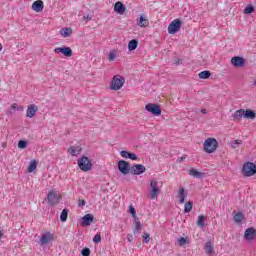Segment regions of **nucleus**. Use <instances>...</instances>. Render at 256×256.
Here are the masks:
<instances>
[{"instance_id":"nucleus-1","label":"nucleus","mask_w":256,"mask_h":256,"mask_svg":"<svg viewBox=\"0 0 256 256\" xmlns=\"http://www.w3.org/2000/svg\"><path fill=\"white\" fill-rule=\"evenodd\" d=\"M219 147V142L215 138H208L204 141V151L205 153H215Z\"/></svg>"},{"instance_id":"nucleus-2","label":"nucleus","mask_w":256,"mask_h":256,"mask_svg":"<svg viewBox=\"0 0 256 256\" xmlns=\"http://www.w3.org/2000/svg\"><path fill=\"white\" fill-rule=\"evenodd\" d=\"M242 173L245 177H253L256 174V165L253 162L244 163Z\"/></svg>"},{"instance_id":"nucleus-3","label":"nucleus","mask_w":256,"mask_h":256,"mask_svg":"<svg viewBox=\"0 0 256 256\" xmlns=\"http://www.w3.org/2000/svg\"><path fill=\"white\" fill-rule=\"evenodd\" d=\"M78 166L80 167L81 171H91L93 169V164H91V160L87 156H82L78 160Z\"/></svg>"},{"instance_id":"nucleus-4","label":"nucleus","mask_w":256,"mask_h":256,"mask_svg":"<svg viewBox=\"0 0 256 256\" xmlns=\"http://www.w3.org/2000/svg\"><path fill=\"white\" fill-rule=\"evenodd\" d=\"M124 84L125 78L121 77L120 75H116L113 77L111 81L110 89H112V91H119V89H121V87H123Z\"/></svg>"},{"instance_id":"nucleus-5","label":"nucleus","mask_w":256,"mask_h":256,"mask_svg":"<svg viewBox=\"0 0 256 256\" xmlns=\"http://www.w3.org/2000/svg\"><path fill=\"white\" fill-rule=\"evenodd\" d=\"M47 199L48 205H50L51 207H55V205H59V201H61V195L57 194V192H55L54 190H51L50 192H48Z\"/></svg>"},{"instance_id":"nucleus-6","label":"nucleus","mask_w":256,"mask_h":256,"mask_svg":"<svg viewBox=\"0 0 256 256\" xmlns=\"http://www.w3.org/2000/svg\"><path fill=\"white\" fill-rule=\"evenodd\" d=\"M181 25H183V22L181 20H173L168 26L169 35H175V33L179 32L181 30Z\"/></svg>"},{"instance_id":"nucleus-7","label":"nucleus","mask_w":256,"mask_h":256,"mask_svg":"<svg viewBox=\"0 0 256 256\" xmlns=\"http://www.w3.org/2000/svg\"><path fill=\"white\" fill-rule=\"evenodd\" d=\"M118 171L122 173V175H129L131 173V164L125 160H120L118 162Z\"/></svg>"},{"instance_id":"nucleus-8","label":"nucleus","mask_w":256,"mask_h":256,"mask_svg":"<svg viewBox=\"0 0 256 256\" xmlns=\"http://www.w3.org/2000/svg\"><path fill=\"white\" fill-rule=\"evenodd\" d=\"M159 193H161V189H159V183L157 181H151L150 182L151 199H157V197H159Z\"/></svg>"},{"instance_id":"nucleus-9","label":"nucleus","mask_w":256,"mask_h":256,"mask_svg":"<svg viewBox=\"0 0 256 256\" xmlns=\"http://www.w3.org/2000/svg\"><path fill=\"white\" fill-rule=\"evenodd\" d=\"M145 109H146V111H148V113H151L155 117H159V115H161V108L159 107V105H157L155 103L147 104L145 106Z\"/></svg>"},{"instance_id":"nucleus-10","label":"nucleus","mask_w":256,"mask_h":256,"mask_svg":"<svg viewBox=\"0 0 256 256\" xmlns=\"http://www.w3.org/2000/svg\"><path fill=\"white\" fill-rule=\"evenodd\" d=\"M54 53H62L64 57H73V50L71 49V47L67 46L55 48Z\"/></svg>"},{"instance_id":"nucleus-11","label":"nucleus","mask_w":256,"mask_h":256,"mask_svg":"<svg viewBox=\"0 0 256 256\" xmlns=\"http://www.w3.org/2000/svg\"><path fill=\"white\" fill-rule=\"evenodd\" d=\"M147 171V168L143 164H135L131 166L130 173L132 175H143Z\"/></svg>"},{"instance_id":"nucleus-12","label":"nucleus","mask_w":256,"mask_h":256,"mask_svg":"<svg viewBox=\"0 0 256 256\" xmlns=\"http://www.w3.org/2000/svg\"><path fill=\"white\" fill-rule=\"evenodd\" d=\"M256 230L253 227L247 228L244 232V239L246 241H253L255 239Z\"/></svg>"},{"instance_id":"nucleus-13","label":"nucleus","mask_w":256,"mask_h":256,"mask_svg":"<svg viewBox=\"0 0 256 256\" xmlns=\"http://www.w3.org/2000/svg\"><path fill=\"white\" fill-rule=\"evenodd\" d=\"M95 217L93 216V214H86L82 217V227H89V225H91V223H93Z\"/></svg>"},{"instance_id":"nucleus-14","label":"nucleus","mask_w":256,"mask_h":256,"mask_svg":"<svg viewBox=\"0 0 256 256\" xmlns=\"http://www.w3.org/2000/svg\"><path fill=\"white\" fill-rule=\"evenodd\" d=\"M231 63L234 67H243V65H245V59L241 56H235L231 58Z\"/></svg>"},{"instance_id":"nucleus-15","label":"nucleus","mask_w":256,"mask_h":256,"mask_svg":"<svg viewBox=\"0 0 256 256\" xmlns=\"http://www.w3.org/2000/svg\"><path fill=\"white\" fill-rule=\"evenodd\" d=\"M81 151H83V148L81 146H71L68 148V153L72 155V157H77V155L81 154Z\"/></svg>"},{"instance_id":"nucleus-16","label":"nucleus","mask_w":256,"mask_h":256,"mask_svg":"<svg viewBox=\"0 0 256 256\" xmlns=\"http://www.w3.org/2000/svg\"><path fill=\"white\" fill-rule=\"evenodd\" d=\"M121 157H124V159H131L132 161H137V154L127 152L126 150H122L120 152Z\"/></svg>"},{"instance_id":"nucleus-17","label":"nucleus","mask_w":256,"mask_h":256,"mask_svg":"<svg viewBox=\"0 0 256 256\" xmlns=\"http://www.w3.org/2000/svg\"><path fill=\"white\" fill-rule=\"evenodd\" d=\"M114 11L118 13V15H123L125 13V5H123L121 1L116 2L114 4Z\"/></svg>"},{"instance_id":"nucleus-18","label":"nucleus","mask_w":256,"mask_h":256,"mask_svg":"<svg viewBox=\"0 0 256 256\" xmlns=\"http://www.w3.org/2000/svg\"><path fill=\"white\" fill-rule=\"evenodd\" d=\"M38 109L39 108L35 104H31L30 106H28L27 117H29L30 119H32V117H35Z\"/></svg>"},{"instance_id":"nucleus-19","label":"nucleus","mask_w":256,"mask_h":256,"mask_svg":"<svg viewBox=\"0 0 256 256\" xmlns=\"http://www.w3.org/2000/svg\"><path fill=\"white\" fill-rule=\"evenodd\" d=\"M51 239H53V234H51V232H47L41 236L40 243L41 245H47Z\"/></svg>"},{"instance_id":"nucleus-20","label":"nucleus","mask_w":256,"mask_h":256,"mask_svg":"<svg viewBox=\"0 0 256 256\" xmlns=\"http://www.w3.org/2000/svg\"><path fill=\"white\" fill-rule=\"evenodd\" d=\"M43 2L41 0H37L32 4L33 11H36V13H41L43 11Z\"/></svg>"},{"instance_id":"nucleus-21","label":"nucleus","mask_w":256,"mask_h":256,"mask_svg":"<svg viewBox=\"0 0 256 256\" xmlns=\"http://www.w3.org/2000/svg\"><path fill=\"white\" fill-rule=\"evenodd\" d=\"M234 121H241L245 117V109H239L232 115Z\"/></svg>"},{"instance_id":"nucleus-22","label":"nucleus","mask_w":256,"mask_h":256,"mask_svg":"<svg viewBox=\"0 0 256 256\" xmlns=\"http://www.w3.org/2000/svg\"><path fill=\"white\" fill-rule=\"evenodd\" d=\"M135 227L133 230L134 235H139L141 233V228L143 227V224H141V221H139V218H135L134 220Z\"/></svg>"},{"instance_id":"nucleus-23","label":"nucleus","mask_w":256,"mask_h":256,"mask_svg":"<svg viewBox=\"0 0 256 256\" xmlns=\"http://www.w3.org/2000/svg\"><path fill=\"white\" fill-rule=\"evenodd\" d=\"M60 35H62V37H71V35H73V29L69 28V27H64L60 30Z\"/></svg>"},{"instance_id":"nucleus-24","label":"nucleus","mask_w":256,"mask_h":256,"mask_svg":"<svg viewBox=\"0 0 256 256\" xmlns=\"http://www.w3.org/2000/svg\"><path fill=\"white\" fill-rule=\"evenodd\" d=\"M189 175L195 177L196 179H202V177H205V174L203 172H199L197 169H190Z\"/></svg>"},{"instance_id":"nucleus-25","label":"nucleus","mask_w":256,"mask_h":256,"mask_svg":"<svg viewBox=\"0 0 256 256\" xmlns=\"http://www.w3.org/2000/svg\"><path fill=\"white\" fill-rule=\"evenodd\" d=\"M244 118L245 119H255L256 118L255 111H253L251 109L244 110Z\"/></svg>"},{"instance_id":"nucleus-26","label":"nucleus","mask_w":256,"mask_h":256,"mask_svg":"<svg viewBox=\"0 0 256 256\" xmlns=\"http://www.w3.org/2000/svg\"><path fill=\"white\" fill-rule=\"evenodd\" d=\"M178 195L180 197L179 203H185V199L187 198V193H185V188H180Z\"/></svg>"},{"instance_id":"nucleus-27","label":"nucleus","mask_w":256,"mask_h":256,"mask_svg":"<svg viewBox=\"0 0 256 256\" xmlns=\"http://www.w3.org/2000/svg\"><path fill=\"white\" fill-rule=\"evenodd\" d=\"M234 221L235 223H242V221H245V214L243 212H238L234 215Z\"/></svg>"},{"instance_id":"nucleus-28","label":"nucleus","mask_w":256,"mask_h":256,"mask_svg":"<svg viewBox=\"0 0 256 256\" xmlns=\"http://www.w3.org/2000/svg\"><path fill=\"white\" fill-rule=\"evenodd\" d=\"M205 219H207V216L199 215L196 225L203 229V227H205Z\"/></svg>"},{"instance_id":"nucleus-29","label":"nucleus","mask_w":256,"mask_h":256,"mask_svg":"<svg viewBox=\"0 0 256 256\" xmlns=\"http://www.w3.org/2000/svg\"><path fill=\"white\" fill-rule=\"evenodd\" d=\"M139 45V42L137 41V39H132L129 43H128V49L129 51H135V49H137Z\"/></svg>"},{"instance_id":"nucleus-30","label":"nucleus","mask_w":256,"mask_h":256,"mask_svg":"<svg viewBox=\"0 0 256 256\" xmlns=\"http://www.w3.org/2000/svg\"><path fill=\"white\" fill-rule=\"evenodd\" d=\"M139 27H149V20L145 18L144 15L140 16V20L138 22Z\"/></svg>"},{"instance_id":"nucleus-31","label":"nucleus","mask_w":256,"mask_h":256,"mask_svg":"<svg viewBox=\"0 0 256 256\" xmlns=\"http://www.w3.org/2000/svg\"><path fill=\"white\" fill-rule=\"evenodd\" d=\"M67 217H69V210L68 209H63L61 214H60V221L62 223H65V221H67Z\"/></svg>"},{"instance_id":"nucleus-32","label":"nucleus","mask_w":256,"mask_h":256,"mask_svg":"<svg viewBox=\"0 0 256 256\" xmlns=\"http://www.w3.org/2000/svg\"><path fill=\"white\" fill-rule=\"evenodd\" d=\"M204 249L207 255L213 254V245L211 244V241L206 242Z\"/></svg>"},{"instance_id":"nucleus-33","label":"nucleus","mask_w":256,"mask_h":256,"mask_svg":"<svg viewBox=\"0 0 256 256\" xmlns=\"http://www.w3.org/2000/svg\"><path fill=\"white\" fill-rule=\"evenodd\" d=\"M199 79H209L211 77V72L209 70H204L198 74Z\"/></svg>"},{"instance_id":"nucleus-34","label":"nucleus","mask_w":256,"mask_h":256,"mask_svg":"<svg viewBox=\"0 0 256 256\" xmlns=\"http://www.w3.org/2000/svg\"><path fill=\"white\" fill-rule=\"evenodd\" d=\"M37 169V160H32L28 166V173H33Z\"/></svg>"},{"instance_id":"nucleus-35","label":"nucleus","mask_w":256,"mask_h":256,"mask_svg":"<svg viewBox=\"0 0 256 256\" xmlns=\"http://www.w3.org/2000/svg\"><path fill=\"white\" fill-rule=\"evenodd\" d=\"M193 211V202L188 201L184 206V213H191Z\"/></svg>"},{"instance_id":"nucleus-36","label":"nucleus","mask_w":256,"mask_h":256,"mask_svg":"<svg viewBox=\"0 0 256 256\" xmlns=\"http://www.w3.org/2000/svg\"><path fill=\"white\" fill-rule=\"evenodd\" d=\"M244 13L246 15H251V13H255V7L253 5H248L244 9Z\"/></svg>"},{"instance_id":"nucleus-37","label":"nucleus","mask_w":256,"mask_h":256,"mask_svg":"<svg viewBox=\"0 0 256 256\" xmlns=\"http://www.w3.org/2000/svg\"><path fill=\"white\" fill-rule=\"evenodd\" d=\"M129 213L132 215L134 221L137 219V211L135 210V207L129 206Z\"/></svg>"},{"instance_id":"nucleus-38","label":"nucleus","mask_w":256,"mask_h":256,"mask_svg":"<svg viewBox=\"0 0 256 256\" xmlns=\"http://www.w3.org/2000/svg\"><path fill=\"white\" fill-rule=\"evenodd\" d=\"M117 57V54L115 53L114 50L110 51L108 54V61H115V58Z\"/></svg>"},{"instance_id":"nucleus-39","label":"nucleus","mask_w":256,"mask_h":256,"mask_svg":"<svg viewBox=\"0 0 256 256\" xmlns=\"http://www.w3.org/2000/svg\"><path fill=\"white\" fill-rule=\"evenodd\" d=\"M243 143L242 140H235L231 143V147L232 149H237V147H239V145H241Z\"/></svg>"},{"instance_id":"nucleus-40","label":"nucleus","mask_w":256,"mask_h":256,"mask_svg":"<svg viewBox=\"0 0 256 256\" xmlns=\"http://www.w3.org/2000/svg\"><path fill=\"white\" fill-rule=\"evenodd\" d=\"M18 148H19V149H26V148H27V141L20 140V141L18 142Z\"/></svg>"},{"instance_id":"nucleus-41","label":"nucleus","mask_w":256,"mask_h":256,"mask_svg":"<svg viewBox=\"0 0 256 256\" xmlns=\"http://www.w3.org/2000/svg\"><path fill=\"white\" fill-rule=\"evenodd\" d=\"M142 237L144 238V243H149L151 241V236L149 233L145 232Z\"/></svg>"},{"instance_id":"nucleus-42","label":"nucleus","mask_w":256,"mask_h":256,"mask_svg":"<svg viewBox=\"0 0 256 256\" xmlns=\"http://www.w3.org/2000/svg\"><path fill=\"white\" fill-rule=\"evenodd\" d=\"M81 255H83V256H89V255H91V249H89V248H83L82 251H81Z\"/></svg>"},{"instance_id":"nucleus-43","label":"nucleus","mask_w":256,"mask_h":256,"mask_svg":"<svg viewBox=\"0 0 256 256\" xmlns=\"http://www.w3.org/2000/svg\"><path fill=\"white\" fill-rule=\"evenodd\" d=\"M178 245H180V247H183V245H185L187 243V238H178Z\"/></svg>"},{"instance_id":"nucleus-44","label":"nucleus","mask_w":256,"mask_h":256,"mask_svg":"<svg viewBox=\"0 0 256 256\" xmlns=\"http://www.w3.org/2000/svg\"><path fill=\"white\" fill-rule=\"evenodd\" d=\"M94 243H101V235L96 234L93 238Z\"/></svg>"},{"instance_id":"nucleus-45","label":"nucleus","mask_w":256,"mask_h":256,"mask_svg":"<svg viewBox=\"0 0 256 256\" xmlns=\"http://www.w3.org/2000/svg\"><path fill=\"white\" fill-rule=\"evenodd\" d=\"M86 202L83 199L78 200V207H85Z\"/></svg>"},{"instance_id":"nucleus-46","label":"nucleus","mask_w":256,"mask_h":256,"mask_svg":"<svg viewBox=\"0 0 256 256\" xmlns=\"http://www.w3.org/2000/svg\"><path fill=\"white\" fill-rule=\"evenodd\" d=\"M175 65H182L183 64V59L181 58H178L175 62H174Z\"/></svg>"},{"instance_id":"nucleus-47","label":"nucleus","mask_w":256,"mask_h":256,"mask_svg":"<svg viewBox=\"0 0 256 256\" xmlns=\"http://www.w3.org/2000/svg\"><path fill=\"white\" fill-rule=\"evenodd\" d=\"M127 241H129V243L133 242V234L127 235Z\"/></svg>"},{"instance_id":"nucleus-48","label":"nucleus","mask_w":256,"mask_h":256,"mask_svg":"<svg viewBox=\"0 0 256 256\" xmlns=\"http://www.w3.org/2000/svg\"><path fill=\"white\" fill-rule=\"evenodd\" d=\"M200 113H203V115H207V110L206 109H201Z\"/></svg>"},{"instance_id":"nucleus-49","label":"nucleus","mask_w":256,"mask_h":256,"mask_svg":"<svg viewBox=\"0 0 256 256\" xmlns=\"http://www.w3.org/2000/svg\"><path fill=\"white\" fill-rule=\"evenodd\" d=\"M178 161H179V163H183V161H185V157L178 158Z\"/></svg>"},{"instance_id":"nucleus-50","label":"nucleus","mask_w":256,"mask_h":256,"mask_svg":"<svg viewBox=\"0 0 256 256\" xmlns=\"http://www.w3.org/2000/svg\"><path fill=\"white\" fill-rule=\"evenodd\" d=\"M84 19H86V21H91V16H89V15L84 16Z\"/></svg>"},{"instance_id":"nucleus-51","label":"nucleus","mask_w":256,"mask_h":256,"mask_svg":"<svg viewBox=\"0 0 256 256\" xmlns=\"http://www.w3.org/2000/svg\"><path fill=\"white\" fill-rule=\"evenodd\" d=\"M11 109H17V104L16 103L12 104Z\"/></svg>"},{"instance_id":"nucleus-52","label":"nucleus","mask_w":256,"mask_h":256,"mask_svg":"<svg viewBox=\"0 0 256 256\" xmlns=\"http://www.w3.org/2000/svg\"><path fill=\"white\" fill-rule=\"evenodd\" d=\"M192 111H194L195 113H199V110L193 108Z\"/></svg>"},{"instance_id":"nucleus-53","label":"nucleus","mask_w":256,"mask_h":256,"mask_svg":"<svg viewBox=\"0 0 256 256\" xmlns=\"http://www.w3.org/2000/svg\"><path fill=\"white\" fill-rule=\"evenodd\" d=\"M1 237H3V232L0 230V240H1Z\"/></svg>"},{"instance_id":"nucleus-54","label":"nucleus","mask_w":256,"mask_h":256,"mask_svg":"<svg viewBox=\"0 0 256 256\" xmlns=\"http://www.w3.org/2000/svg\"><path fill=\"white\" fill-rule=\"evenodd\" d=\"M1 49H3V45H1V43H0V51H1Z\"/></svg>"},{"instance_id":"nucleus-55","label":"nucleus","mask_w":256,"mask_h":256,"mask_svg":"<svg viewBox=\"0 0 256 256\" xmlns=\"http://www.w3.org/2000/svg\"><path fill=\"white\" fill-rule=\"evenodd\" d=\"M254 85H255V87H256V81L254 82Z\"/></svg>"}]
</instances>
